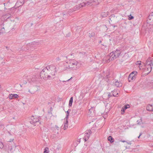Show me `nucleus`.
Returning a JSON list of instances; mask_svg holds the SVG:
<instances>
[{
	"label": "nucleus",
	"mask_w": 153,
	"mask_h": 153,
	"mask_svg": "<svg viewBox=\"0 0 153 153\" xmlns=\"http://www.w3.org/2000/svg\"><path fill=\"white\" fill-rule=\"evenodd\" d=\"M121 53V51L119 49L116 51L111 53L109 56H107L103 59V61L106 63L109 62L113 60L118 57Z\"/></svg>",
	"instance_id": "nucleus-1"
},
{
	"label": "nucleus",
	"mask_w": 153,
	"mask_h": 153,
	"mask_svg": "<svg viewBox=\"0 0 153 153\" xmlns=\"http://www.w3.org/2000/svg\"><path fill=\"white\" fill-rule=\"evenodd\" d=\"M68 65L66 68L76 70L79 67V63L74 60H71L67 62Z\"/></svg>",
	"instance_id": "nucleus-2"
},
{
	"label": "nucleus",
	"mask_w": 153,
	"mask_h": 153,
	"mask_svg": "<svg viewBox=\"0 0 153 153\" xmlns=\"http://www.w3.org/2000/svg\"><path fill=\"white\" fill-rule=\"evenodd\" d=\"M40 117L35 118L33 116H32L31 118V120L30 121V123L36 126L37 125H39V124H41V121H40Z\"/></svg>",
	"instance_id": "nucleus-3"
},
{
	"label": "nucleus",
	"mask_w": 153,
	"mask_h": 153,
	"mask_svg": "<svg viewBox=\"0 0 153 153\" xmlns=\"http://www.w3.org/2000/svg\"><path fill=\"white\" fill-rule=\"evenodd\" d=\"M46 67L49 70H50L51 72V75L54 78L55 75V73L56 71V68L55 66L53 65H50L47 66Z\"/></svg>",
	"instance_id": "nucleus-4"
},
{
	"label": "nucleus",
	"mask_w": 153,
	"mask_h": 153,
	"mask_svg": "<svg viewBox=\"0 0 153 153\" xmlns=\"http://www.w3.org/2000/svg\"><path fill=\"white\" fill-rule=\"evenodd\" d=\"M46 74V72L44 71V68L42 70V71L40 72V76L41 78H43V79H45L46 78H53V77L51 75H47L45 74Z\"/></svg>",
	"instance_id": "nucleus-5"
},
{
	"label": "nucleus",
	"mask_w": 153,
	"mask_h": 153,
	"mask_svg": "<svg viewBox=\"0 0 153 153\" xmlns=\"http://www.w3.org/2000/svg\"><path fill=\"white\" fill-rule=\"evenodd\" d=\"M153 59H151L150 57H149L146 60V64L145 65L146 67L147 66H153Z\"/></svg>",
	"instance_id": "nucleus-6"
},
{
	"label": "nucleus",
	"mask_w": 153,
	"mask_h": 153,
	"mask_svg": "<svg viewBox=\"0 0 153 153\" xmlns=\"http://www.w3.org/2000/svg\"><path fill=\"white\" fill-rule=\"evenodd\" d=\"M92 4H92V1H88L87 2H83L79 4L78 6H77V8L78 9H79L81 7H83L84 6L86 5H91Z\"/></svg>",
	"instance_id": "nucleus-7"
},
{
	"label": "nucleus",
	"mask_w": 153,
	"mask_h": 153,
	"mask_svg": "<svg viewBox=\"0 0 153 153\" xmlns=\"http://www.w3.org/2000/svg\"><path fill=\"white\" fill-rule=\"evenodd\" d=\"M91 133L92 132L90 130H88L85 133V136L83 138L85 142L88 140Z\"/></svg>",
	"instance_id": "nucleus-8"
},
{
	"label": "nucleus",
	"mask_w": 153,
	"mask_h": 153,
	"mask_svg": "<svg viewBox=\"0 0 153 153\" xmlns=\"http://www.w3.org/2000/svg\"><path fill=\"white\" fill-rule=\"evenodd\" d=\"M136 76L134 75L133 74H132L131 73L128 78V80L129 82H131V80L134 79L136 78Z\"/></svg>",
	"instance_id": "nucleus-9"
},
{
	"label": "nucleus",
	"mask_w": 153,
	"mask_h": 153,
	"mask_svg": "<svg viewBox=\"0 0 153 153\" xmlns=\"http://www.w3.org/2000/svg\"><path fill=\"white\" fill-rule=\"evenodd\" d=\"M18 95L16 94H10L9 97V99H12L13 98L16 99V98H18Z\"/></svg>",
	"instance_id": "nucleus-10"
},
{
	"label": "nucleus",
	"mask_w": 153,
	"mask_h": 153,
	"mask_svg": "<svg viewBox=\"0 0 153 153\" xmlns=\"http://www.w3.org/2000/svg\"><path fill=\"white\" fill-rule=\"evenodd\" d=\"M146 110L149 111H153V107L152 105H148L146 107Z\"/></svg>",
	"instance_id": "nucleus-11"
},
{
	"label": "nucleus",
	"mask_w": 153,
	"mask_h": 153,
	"mask_svg": "<svg viewBox=\"0 0 153 153\" xmlns=\"http://www.w3.org/2000/svg\"><path fill=\"white\" fill-rule=\"evenodd\" d=\"M44 70L46 72V74H45L46 75H51V72L50 70H49V69L46 67L44 68Z\"/></svg>",
	"instance_id": "nucleus-12"
},
{
	"label": "nucleus",
	"mask_w": 153,
	"mask_h": 153,
	"mask_svg": "<svg viewBox=\"0 0 153 153\" xmlns=\"http://www.w3.org/2000/svg\"><path fill=\"white\" fill-rule=\"evenodd\" d=\"M36 76L35 75H33L32 76V78L31 77L28 79V81L29 82H30L31 81L34 82L36 80Z\"/></svg>",
	"instance_id": "nucleus-13"
},
{
	"label": "nucleus",
	"mask_w": 153,
	"mask_h": 153,
	"mask_svg": "<svg viewBox=\"0 0 153 153\" xmlns=\"http://www.w3.org/2000/svg\"><path fill=\"white\" fill-rule=\"evenodd\" d=\"M68 125V120L66 119V122L64 124V126L63 129L64 130H66L67 128Z\"/></svg>",
	"instance_id": "nucleus-14"
},
{
	"label": "nucleus",
	"mask_w": 153,
	"mask_h": 153,
	"mask_svg": "<svg viewBox=\"0 0 153 153\" xmlns=\"http://www.w3.org/2000/svg\"><path fill=\"white\" fill-rule=\"evenodd\" d=\"M115 85L117 87H118L122 86V84L120 82H118L117 81L115 82Z\"/></svg>",
	"instance_id": "nucleus-15"
},
{
	"label": "nucleus",
	"mask_w": 153,
	"mask_h": 153,
	"mask_svg": "<svg viewBox=\"0 0 153 153\" xmlns=\"http://www.w3.org/2000/svg\"><path fill=\"white\" fill-rule=\"evenodd\" d=\"M108 140L110 141L111 143H112L114 141V139L111 136H110L108 137Z\"/></svg>",
	"instance_id": "nucleus-16"
},
{
	"label": "nucleus",
	"mask_w": 153,
	"mask_h": 153,
	"mask_svg": "<svg viewBox=\"0 0 153 153\" xmlns=\"http://www.w3.org/2000/svg\"><path fill=\"white\" fill-rule=\"evenodd\" d=\"M108 15L107 13L105 12H102L101 13V16L102 17H107Z\"/></svg>",
	"instance_id": "nucleus-17"
},
{
	"label": "nucleus",
	"mask_w": 153,
	"mask_h": 153,
	"mask_svg": "<svg viewBox=\"0 0 153 153\" xmlns=\"http://www.w3.org/2000/svg\"><path fill=\"white\" fill-rule=\"evenodd\" d=\"M73 97H71L70 99L69 103V106H72V104L73 102Z\"/></svg>",
	"instance_id": "nucleus-18"
},
{
	"label": "nucleus",
	"mask_w": 153,
	"mask_h": 153,
	"mask_svg": "<svg viewBox=\"0 0 153 153\" xmlns=\"http://www.w3.org/2000/svg\"><path fill=\"white\" fill-rule=\"evenodd\" d=\"M147 70L148 71V73H149L152 71V66H147L146 67Z\"/></svg>",
	"instance_id": "nucleus-19"
},
{
	"label": "nucleus",
	"mask_w": 153,
	"mask_h": 153,
	"mask_svg": "<svg viewBox=\"0 0 153 153\" xmlns=\"http://www.w3.org/2000/svg\"><path fill=\"white\" fill-rule=\"evenodd\" d=\"M112 92V94L114 97L116 96L118 94V93H117L116 91L114 90Z\"/></svg>",
	"instance_id": "nucleus-20"
},
{
	"label": "nucleus",
	"mask_w": 153,
	"mask_h": 153,
	"mask_svg": "<svg viewBox=\"0 0 153 153\" xmlns=\"http://www.w3.org/2000/svg\"><path fill=\"white\" fill-rule=\"evenodd\" d=\"M71 111V109H68V110L67 111V114L66 115V118H65L66 119L68 120L69 116V112Z\"/></svg>",
	"instance_id": "nucleus-21"
},
{
	"label": "nucleus",
	"mask_w": 153,
	"mask_h": 153,
	"mask_svg": "<svg viewBox=\"0 0 153 153\" xmlns=\"http://www.w3.org/2000/svg\"><path fill=\"white\" fill-rule=\"evenodd\" d=\"M152 14V13H150L148 17V19L150 20L152 19H153V14Z\"/></svg>",
	"instance_id": "nucleus-22"
},
{
	"label": "nucleus",
	"mask_w": 153,
	"mask_h": 153,
	"mask_svg": "<svg viewBox=\"0 0 153 153\" xmlns=\"http://www.w3.org/2000/svg\"><path fill=\"white\" fill-rule=\"evenodd\" d=\"M95 35V33L94 32H91L89 33V36L90 37H94Z\"/></svg>",
	"instance_id": "nucleus-23"
},
{
	"label": "nucleus",
	"mask_w": 153,
	"mask_h": 153,
	"mask_svg": "<svg viewBox=\"0 0 153 153\" xmlns=\"http://www.w3.org/2000/svg\"><path fill=\"white\" fill-rule=\"evenodd\" d=\"M77 110L76 109H74L72 110V113L74 115H75L77 113Z\"/></svg>",
	"instance_id": "nucleus-24"
},
{
	"label": "nucleus",
	"mask_w": 153,
	"mask_h": 153,
	"mask_svg": "<svg viewBox=\"0 0 153 153\" xmlns=\"http://www.w3.org/2000/svg\"><path fill=\"white\" fill-rule=\"evenodd\" d=\"M48 148L47 147L45 148L44 149V153H48Z\"/></svg>",
	"instance_id": "nucleus-25"
},
{
	"label": "nucleus",
	"mask_w": 153,
	"mask_h": 153,
	"mask_svg": "<svg viewBox=\"0 0 153 153\" xmlns=\"http://www.w3.org/2000/svg\"><path fill=\"white\" fill-rule=\"evenodd\" d=\"M12 147H9L8 148V152L9 153H11L12 152Z\"/></svg>",
	"instance_id": "nucleus-26"
},
{
	"label": "nucleus",
	"mask_w": 153,
	"mask_h": 153,
	"mask_svg": "<svg viewBox=\"0 0 153 153\" xmlns=\"http://www.w3.org/2000/svg\"><path fill=\"white\" fill-rule=\"evenodd\" d=\"M136 64L137 65H139V66L141 65V61H137L136 62Z\"/></svg>",
	"instance_id": "nucleus-27"
},
{
	"label": "nucleus",
	"mask_w": 153,
	"mask_h": 153,
	"mask_svg": "<svg viewBox=\"0 0 153 153\" xmlns=\"http://www.w3.org/2000/svg\"><path fill=\"white\" fill-rule=\"evenodd\" d=\"M124 107L125 108L124 109H126L130 107V105H125Z\"/></svg>",
	"instance_id": "nucleus-28"
},
{
	"label": "nucleus",
	"mask_w": 153,
	"mask_h": 153,
	"mask_svg": "<svg viewBox=\"0 0 153 153\" xmlns=\"http://www.w3.org/2000/svg\"><path fill=\"white\" fill-rule=\"evenodd\" d=\"M132 74H133V75H134L135 76H136V74H137V72L136 71H133L131 73Z\"/></svg>",
	"instance_id": "nucleus-29"
},
{
	"label": "nucleus",
	"mask_w": 153,
	"mask_h": 153,
	"mask_svg": "<svg viewBox=\"0 0 153 153\" xmlns=\"http://www.w3.org/2000/svg\"><path fill=\"white\" fill-rule=\"evenodd\" d=\"M3 147V145L1 142L0 141V148H2Z\"/></svg>",
	"instance_id": "nucleus-30"
},
{
	"label": "nucleus",
	"mask_w": 153,
	"mask_h": 153,
	"mask_svg": "<svg viewBox=\"0 0 153 153\" xmlns=\"http://www.w3.org/2000/svg\"><path fill=\"white\" fill-rule=\"evenodd\" d=\"M134 18V17L130 15V16L129 17L128 19L129 20H131Z\"/></svg>",
	"instance_id": "nucleus-31"
},
{
	"label": "nucleus",
	"mask_w": 153,
	"mask_h": 153,
	"mask_svg": "<svg viewBox=\"0 0 153 153\" xmlns=\"http://www.w3.org/2000/svg\"><path fill=\"white\" fill-rule=\"evenodd\" d=\"M125 108L124 107H123L121 109V111L123 112H125V110L126 109H124Z\"/></svg>",
	"instance_id": "nucleus-32"
},
{
	"label": "nucleus",
	"mask_w": 153,
	"mask_h": 153,
	"mask_svg": "<svg viewBox=\"0 0 153 153\" xmlns=\"http://www.w3.org/2000/svg\"><path fill=\"white\" fill-rule=\"evenodd\" d=\"M14 140V139H10L9 140H8V142H13Z\"/></svg>",
	"instance_id": "nucleus-33"
},
{
	"label": "nucleus",
	"mask_w": 153,
	"mask_h": 153,
	"mask_svg": "<svg viewBox=\"0 0 153 153\" xmlns=\"http://www.w3.org/2000/svg\"><path fill=\"white\" fill-rule=\"evenodd\" d=\"M137 124L138 125H140L141 124V122L139 120H137Z\"/></svg>",
	"instance_id": "nucleus-34"
},
{
	"label": "nucleus",
	"mask_w": 153,
	"mask_h": 153,
	"mask_svg": "<svg viewBox=\"0 0 153 153\" xmlns=\"http://www.w3.org/2000/svg\"><path fill=\"white\" fill-rule=\"evenodd\" d=\"M142 133L141 132L140 134H139V136L138 137V138H140V137L142 135Z\"/></svg>",
	"instance_id": "nucleus-35"
},
{
	"label": "nucleus",
	"mask_w": 153,
	"mask_h": 153,
	"mask_svg": "<svg viewBox=\"0 0 153 153\" xmlns=\"http://www.w3.org/2000/svg\"><path fill=\"white\" fill-rule=\"evenodd\" d=\"M55 128H56V129H57V130H59V127H58L57 126H56H56H55Z\"/></svg>",
	"instance_id": "nucleus-36"
},
{
	"label": "nucleus",
	"mask_w": 153,
	"mask_h": 153,
	"mask_svg": "<svg viewBox=\"0 0 153 153\" xmlns=\"http://www.w3.org/2000/svg\"><path fill=\"white\" fill-rule=\"evenodd\" d=\"M0 126H1V128H4V127L3 126V125L2 124H1V125H0Z\"/></svg>",
	"instance_id": "nucleus-37"
},
{
	"label": "nucleus",
	"mask_w": 153,
	"mask_h": 153,
	"mask_svg": "<svg viewBox=\"0 0 153 153\" xmlns=\"http://www.w3.org/2000/svg\"><path fill=\"white\" fill-rule=\"evenodd\" d=\"M1 30L2 31H3L4 30V27H2L1 28Z\"/></svg>",
	"instance_id": "nucleus-38"
},
{
	"label": "nucleus",
	"mask_w": 153,
	"mask_h": 153,
	"mask_svg": "<svg viewBox=\"0 0 153 153\" xmlns=\"http://www.w3.org/2000/svg\"><path fill=\"white\" fill-rule=\"evenodd\" d=\"M153 28H151V27L150 28V29L149 30L150 31H152V30H153Z\"/></svg>",
	"instance_id": "nucleus-39"
},
{
	"label": "nucleus",
	"mask_w": 153,
	"mask_h": 153,
	"mask_svg": "<svg viewBox=\"0 0 153 153\" xmlns=\"http://www.w3.org/2000/svg\"><path fill=\"white\" fill-rule=\"evenodd\" d=\"M108 97H109H109H111V94H110V93H109V94H108Z\"/></svg>",
	"instance_id": "nucleus-40"
},
{
	"label": "nucleus",
	"mask_w": 153,
	"mask_h": 153,
	"mask_svg": "<svg viewBox=\"0 0 153 153\" xmlns=\"http://www.w3.org/2000/svg\"><path fill=\"white\" fill-rule=\"evenodd\" d=\"M120 141H121V142H126V141L124 140H120Z\"/></svg>",
	"instance_id": "nucleus-41"
},
{
	"label": "nucleus",
	"mask_w": 153,
	"mask_h": 153,
	"mask_svg": "<svg viewBox=\"0 0 153 153\" xmlns=\"http://www.w3.org/2000/svg\"><path fill=\"white\" fill-rule=\"evenodd\" d=\"M27 82L26 81H24L23 82L24 84H26L27 83Z\"/></svg>",
	"instance_id": "nucleus-42"
},
{
	"label": "nucleus",
	"mask_w": 153,
	"mask_h": 153,
	"mask_svg": "<svg viewBox=\"0 0 153 153\" xmlns=\"http://www.w3.org/2000/svg\"><path fill=\"white\" fill-rule=\"evenodd\" d=\"M72 77H71L70 79H68V80H67V81H68L70 80L71 79H72Z\"/></svg>",
	"instance_id": "nucleus-43"
},
{
	"label": "nucleus",
	"mask_w": 153,
	"mask_h": 153,
	"mask_svg": "<svg viewBox=\"0 0 153 153\" xmlns=\"http://www.w3.org/2000/svg\"><path fill=\"white\" fill-rule=\"evenodd\" d=\"M101 42H102V41H99V43H101Z\"/></svg>",
	"instance_id": "nucleus-44"
},
{
	"label": "nucleus",
	"mask_w": 153,
	"mask_h": 153,
	"mask_svg": "<svg viewBox=\"0 0 153 153\" xmlns=\"http://www.w3.org/2000/svg\"><path fill=\"white\" fill-rule=\"evenodd\" d=\"M142 67L140 65L139 66V68H140V69H141V68Z\"/></svg>",
	"instance_id": "nucleus-45"
},
{
	"label": "nucleus",
	"mask_w": 153,
	"mask_h": 153,
	"mask_svg": "<svg viewBox=\"0 0 153 153\" xmlns=\"http://www.w3.org/2000/svg\"><path fill=\"white\" fill-rule=\"evenodd\" d=\"M106 77L107 78H108V75H106Z\"/></svg>",
	"instance_id": "nucleus-46"
},
{
	"label": "nucleus",
	"mask_w": 153,
	"mask_h": 153,
	"mask_svg": "<svg viewBox=\"0 0 153 153\" xmlns=\"http://www.w3.org/2000/svg\"><path fill=\"white\" fill-rule=\"evenodd\" d=\"M131 143H128V144H131Z\"/></svg>",
	"instance_id": "nucleus-47"
},
{
	"label": "nucleus",
	"mask_w": 153,
	"mask_h": 153,
	"mask_svg": "<svg viewBox=\"0 0 153 153\" xmlns=\"http://www.w3.org/2000/svg\"><path fill=\"white\" fill-rule=\"evenodd\" d=\"M140 120L141 121V118L140 119Z\"/></svg>",
	"instance_id": "nucleus-48"
},
{
	"label": "nucleus",
	"mask_w": 153,
	"mask_h": 153,
	"mask_svg": "<svg viewBox=\"0 0 153 153\" xmlns=\"http://www.w3.org/2000/svg\"><path fill=\"white\" fill-rule=\"evenodd\" d=\"M57 133H58V131H57Z\"/></svg>",
	"instance_id": "nucleus-49"
},
{
	"label": "nucleus",
	"mask_w": 153,
	"mask_h": 153,
	"mask_svg": "<svg viewBox=\"0 0 153 153\" xmlns=\"http://www.w3.org/2000/svg\"><path fill=\"white\" fill-rule=\"evenodd\" d=\"M29 91L30 92V91L29 90Z\"/></svg>",
	"instance_id": "nucleus-50"
},
{
	"label": "nucleus",
	"mask_w": 153,
	"mask_h": 153,
	"mask_svg": "<svg viewBox=\"0 0 153 153\" xmlns=\"http://www.w3.org/2000/svg\"><path fill=\"white\" fill-rule=\"evenodd\" d=\"M9 134H10V132H9Z\"/></svg>",
	"instance_id": "nucleus-51"
},
{
	"label": "nucleus",
	"mask_w": 153,
	"mask_h": 153,
	"mask_svg": "<svg viewBox=\"0 0 153 153\" xmlns=\"http://www.w3.org/2000/svg\"><path fill=\"white\" fill-rule=\"evenodd\" d=\"M152 88H153V86L152 87Z\"/></svg>",
	"instance_id": "nucleus-52"
}]
</instances>
